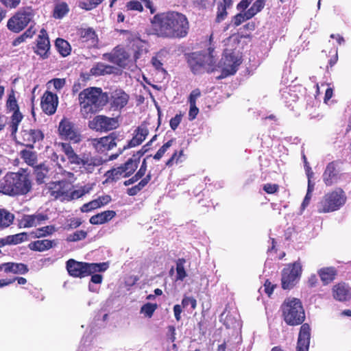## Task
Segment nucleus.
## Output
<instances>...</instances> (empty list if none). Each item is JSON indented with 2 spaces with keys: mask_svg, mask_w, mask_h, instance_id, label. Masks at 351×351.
<instances>
[{
  "mask_svg": "<svg viewBox=\"0 0 351 351\" xmlns=\"http://www.w3.org/2000/svg\"><path fill=\"white\" fill-rule=\"evenodd\" d=\"M151 24L156 35L167 39L185 38L190 29L187 16L173 10L155 14L151 19Z\"/></svg>",
  "mask_w": 351,
  "mask_h": 351,
  "instance_id": "1",
  "label": "nucleus"
},
{
  "mask_svg": "<svg viewBox=\"0 0 351 351\" xmlns=\"http://www.w3.org/2000/svg\"><path fill=\"white\" fill-rule=\"evenodd\" d=\"M282 317L288 326L302 324L297 341L296 351H308L311 339V328L305 320V311L301 300L295 298H286L280 306Z\"/></svg>",
  "mask_w": 351,
  "mask_h": 351,
  "instance_id": "2",
  "label": "nucleus"
},
{
  "mask_svg": "<svg viewBox=\"0 0 351 351\" xmlns=\"http://www.w3.org/2000/svg\"><path fill=\"white\" fill-rule=\"evenodd\" d=\"M78 100L82 117L88 119L104 109L108 103L109 96L101 88L88 87L79 93Z\"/></svg>",
  "mask_w": 351,
  "mask_h": 351,
  "instance_id": "3",
  "label": "nucleus"
},
{
  "mask_svg": "<svg viewBox=\"0 0 351 351\" xmlns=\"http://www.w3.org/2000/svg\"><path fill=\"white\" fill-rule=\"evenodd\" d=\"M214 51V47H209L208 54L202 52H194L189 56L188 64L195 75L205 72L210 73L217 69L216 60L213 55Z\"/></svg>",
  "mask_w": 351,
  "mask_h": 351,
  "instance_id": "4",
  "label": "nucleus"
},
{
  "mask_svg": "<svg viewBox=\"0 0 351 351\" xmlns=\"http://www.w3.org/2000/svg\"><path fill=\"white\" fill-rule=\"evenodd\" d=\"M66 267L71 276L82 278L96 271H104L108 269V265L106 263H88L71 258L66 262Z\"/></svg>",
  "mask_w": 351,
  "mask_h": 351,
  "instance_id": "5",
  "label": "nucleus"
},
{
  "mask_svg": "<svg viewBox=\"0 0 351 351\" xmlns=\"http://www.w3.org/2000/svg\"><path fill=\"white\" fill-rule=\"evenodd\" d=\"M36 11L32 6L17 10L8 21L7 28L13 33H19L34 22Z\"/></svg>",
  "mask_w": 351,
  "mask_h": 351,
  "instance_id": "6",
  "label": "nucleus"
},
{
  "mask_svg": "<svg viewBox=\"0 0 351 351\" xmlns=\"http://www.w3.org/2000/svg\"><path fill=\"white\" fill-rule=\"evenodd\" d=\"M59 145L71 164L75 165L80 168L84 167L89 172L93 171L94 167L97 165L95 159L89 157L85 154H77L70 143H60Z\"/></svg>",
  "mask_w": 351,
  "mask_h": 351,
  "instance_id": "7",
  "label": "nucleus"
},
{
  "mask_svg": "<svg viewBox=\"0 0 351 351\" xmlns=\"http://www.w3.org/2000/svg\"><path fill=\"white\" fill-rule=\"evenodd\" d=\"M346 197L342 189L326 193L319 203V213H330L339 210L346 202Z\"/></svg>",
  "mask_w": 351,
  "mask_h": 351,
  "instance_id": "8",
  "label": "nucleus"
},
{
  "mask_svg": "<svg viewBox=\"0 0 351 351\" xmlns=\"http://www.w3.org/2000/svg\"><path fill=\"white\" fill-rule=\"evenodd\" d=\"M5 106L7 110L12 112L8 123V130L12 138L15 139L19 126L23 119V115L20 112L19 106L13 90L8 95Z\"/></svg>",
  "mask_w": 351,
  "mask_h": 351,
  "instance_id": "9",
  "label": "nucleus"
},
{
  "mask_svg": "<svg viewBox=\"0 0 351 351\" xmlns=\"http://www.w3.org/2000/svg\"><path fill=\"white\" fill-rule=\"evenodd\" d=\"M302 271L300 261L287 265L282 271L281 285L283 289H291L298 282Z\"/></svg>",
  "mask_w": 351,
  "mask_h": 351,
  "instance_id": "10",
  "label": "nucleus"
},
{
  "mask_svg": "<svg viewBox=\"0 0 351 351\" xmlns=\"http://www.w3.org/2000/svg\"><path fill=\"white\" fill-rule=\"evenodd\" d=\"M58 132L61 139L73 143H79L82 135L79 128L69 119L64 117L59 123Z\"/></svg>",
  "mask_w": 351,
  "mask_h": 351,
  "instance_id": "11",
  "label": "nucleus"
},
{
  "mask_svg": "<svg viewBox=\"0 0 351 351\" xmlns=\"http://www.w3.org/2000/svg\"><path fill=\"white\" fill-rule=\"evenodd\" d=\"M220 63L223 68L221 75L217 77L218 79H222L234 75L237 72L241 62L234 52L228 53V49H225L223 57L221 58Z\"/></svg>",
  "mask_w": 351,
  "mask_h": 351,
  "instance_id": "12",
  "label": "nucleus"
},
{
  "mask_svg": "<svg viewBox=\"0 0 351 351\" xmlns=\"http://www.w3.org/2000/svg\"><path fill=\"white\" fill-rule=\"evenodd\" d=\"M71 184L66 180L51 182L45 185L43 192L54 199L67 196Z\"/></svg>",
  "mask_w": 351,
  "mask_h": 351,
  "instance_id": "13",
  "label": "nucleus"
},
{
  "mask_svg": "<svg viewBox=\"0 0 351 351\" xmlns=\"http://www.w3.org/2000/svg\"><path fill=\"white\" fill-rule=\"evenodd\" d=\"M118 125L117 119L105 115H97L88 122V127L90 129L100 132L112 130L116 129Z\"/></svg>",
  "mask_w": 351,
  "mask_h": 351,
  "instance_id": "14",
  "label": "nucleus"
},
{
  "mask_svg": "<svg viewBox=\"0 0 351 351\" xmlns=\"http://www.w3.org/2000/svg\"><path fill=\"white\" fill-rule=\"evenodd\" d=\"M14 196L26 195L32 190V183L29 174L25 172H14Z\"/></svg>",
  "mask_w": 351,
  "mask_h": 351,
  "instance_id": "15",
  "label": "nucleus"
},
{
  "mask_svg": "<svg viewBox=\"0 0 351 351\" xmlns=\"http://www.w3.org/2000/svg\"><path fill=\"white\" fill-rule=\"evenodd\" d=\"M50 42L47 31L43 28L36 39V45L34 51L43 60L47 59L50 56Z\"/></svg>",
  "mask_w": 351,
  "mask_h": 351,
  "instance_id": "16",
  "label": "nucleus"
},
{
  "mask_svg": "<svg viewBox=\"0 0 351 351\" xmlns=\"http://www.w3.org/2000/svg\"><path fill=\"white\" fill-rule=\"evenodd\" d=\"M21 134V144L29 149H33L36 143L42 142L45 138L43 132L40 129L23 130Z\"/></svg>",
  "mask_w": 351,
  "mask_h": 351,
  "instance_id": "17",
  "label": "nucleus"
},
{
  "mask_svg": "<svg viewBox=\"0 0 351 351\" xmlns=\"http://www.w3.org/2000/svg\"><path fill=\"white\" fill-rule=\"evenodd\" d=\"M147 169L141 167L134 174L140 180V182L127 189V194L130 196H134L141 191L151 181L152 178V170L146 175Z\"/></svg>",
  "mask_w": 351,
  "mask_h": 351,
  "instance_id": "18",
  "label": "nucleus"
},
{
  "mask_svg": "<svg viewBox=\"0 0 351 351\" xmlns=\"http://www.w3.org/2000/svg\"><path fill=\"white\" fill-rule=\"evenodd\" d=\"M118 135L116 132H112L106 136L92 140V143L98 152H104L110 150L117 146Z\"/></svg>",
  "mask_w": 351,
  "mask_h": 351,
  "instance_id": "19",
  "label": "nucleus"
},
{
  "mask_svg": "<svg viewBox=\"0 0 351 351\" xmlns=\"http://www.w3.org/2000/svg\"><path fill=\"white\" fill-rule=\"evenodd\" d=\"M80 41L88 48L97 47L99 38L95 31L92 27L81 28L77 32Z\"/></svg>",
  "mask_w": 351,
  "mask_h": 351,
  "instance_id": "20",
  "label": "nucleus"
},
{
  "mask_svg": "<svg viewBox=\"0 0 351 351\" xmlns=\"http://www.w3.org/2000/svg\"><path fill=\"white\" fill-rule=\"evenodd\" d=\"M58 98L56 94L47 90L41 99V108L44 112L47 114H53L57 109Z\"/></svg>",
  "mask_w": 351,
  "mask_h": 351,
  "instance_id": "21",
  "label": "nucleus"
},
{
  "mask_svg": "<svg viewBox=\"0 0 351 351\" xmlns=\"http://www.w3.org/2000/svg\"><path fill=\"white\" fill-rule=\"evenodd\" d=\"M129 95L122 90H116L109 97L110 108L119 110L123 108L128 103Z\"/></svg>",
  "mask_w": 351,
  "mask_h": 351,
  "instance_id": "22",
  "label": "nucleus"
},
{
  "mask_svg": "<svg viewBox=\"0 0 351 351\" xmlns=\"http://www.w3.org/2000/svg\"><path fill=\"white\" fill-rule=\"evenodd\" d=\"M339 161L333 160L327 165L323 173V180L326 185L331 186L339 180Z\"/></svg>",
  "mask_w": 351,
  "mask_h": 351,
  "instance_id": "23",
  "label": "nucleus"
},
{
  "mask_svg": "<svg viewBox=\"0 0 351 351\" xmlns=\"http://www.w3.org/2000/svg\"><path fill=\"white\" fill-rule=\"evenodd\" d=\"M14 172H8L0 179V193L10 196H14Z\"/></svg>",
  "mask_w": 351,
  "mask_h": 351,
  "instance_id": "24",
  "label": "nucleus"
},
{
  "mask_svg": "<svg viewBox=\"0 0 351 351\" xmlns=\"http://www.w3.org/2000/svg\"><path fill=\"white\" fill-rule=\"evenodd\" d=\"M332 295L337 300L348 301L351 298L350 289L345 283H338L332 288Z\"/></svg>",
  "mask_w": 351,
  "mask_h": 351,
  "instance_id": "25",
  "label": "nucleus"
},
{
  "mask_svg": "<svg viewBox=\"0 0 351 351\" xmlns=\"http://www.w3.org/2000/svg\"><path fill=\"white\" fill-rule=\"evenodd\" d=\"M116 216V212L108 210L92 216L89 222L93 225H101L110 221Z\"/></svg>",
  "mask_w": 351,
  "mask_h": 351,
  "instance_id": "26",
  "label": "nucleus"
},
{
  "mask_svg": "<svg viewBox=\"0 0 351 351\" xmlns=\"http://www.w3.org/2000/svg\"><path fill=\"white\" fill-rule=\"evenodd\" d=\"M56 245V242L54 240L43 239L37 240L31 242L28 245V247L35 252H43L48 250Z\"/></svg>",
  "mask_w": 351,
  "mask_h": 351,
  "instance_id": "27",
  "label": "nucleus"
},
{
  "mask_svg": "<svg viewBox=\"0 0 351 351\" xmlns=\"http://www.w3.org/2000/svg\"><path fill=\"white\" fill-rule=\"evenodd\" d=\"M107 55L109 56L108 60L118 66L125 67L128 65L130 55L124 49H120L114 54H104V56Z\"/></svg>",
  "mask_w": 351,
  "mask_h": 351,
  "instance_id": "28",
  "label": "nucleus"
},
{
  "mask_svg": "<svg viewBox=\"0 0 351 351\" xmlns=\"http://www.w3.org/2000/svg\"><path fill=\"white\" fill-rule=\"evenodd\" d=\"M46 217L39 214V215H25L21 218L19 225L21 227L23 228H30L33 226H36L37 223H39L40 221L45 220Z\"/></svg>",
  "mask_w": 351,
  "mask_h": 351,
  "instance_id": "29",
  "label": "nucleus"
},
{
  "mask_svg": "<svg viewBox=\"0 0 351 351\" xmlns=\"http://www.w3.org/2000/svg\"><path fill=\"white\" fill-rule=\"evenodd\" d=\"M106 180L104 184L116 182L122 178H127L121 166L112 168L106 172L104 174Z\"/></svg>",
  "mask_w": 351,
  "mask_h": 351,
  "instance_id": "30",
  "label": "nucleus"
},
{
  "mask_svg": "<svg viewBox=\"0 0 351 351\" xmlns=\"http://www.w3.org/2000/svg\"><path fill=\"white\" fill-rule=\"evenodd\" d=\"M318 274L323 284L328 285L335 280L337 271L333 267H324L318 271Z\"/></svg>",
  "mask_w": 351,
  "mask_h": 351,
  "instance_id": "31",
  "label": "nucleus"
},
{
  "mask_svg": "<svg viewBox=\"0 0 351 351\" xmlns=\"http://www.w3.org/2000/svg\"><path fill=\"white\" fill-rule=\"evenodd\" d=\"M139 162L140 160L133 154L131 158L120 166L122 167L125 176L128 178L136 171Z\"/></svg>",
  "mask_w": 351,
  "mask_h": 351,
  "instance_id": "32",
  "label": "nucleus"
},
{
  "mask_svg": "<svg viewBox=\"0 0 351 351\" xmlns=\"http://www.w3.org/2000/svg\"><path fill=\"white\" fill-rule=\"evenodd\" d=\"M6 273L14 274H25L28 272L27 265L22 263L8 262L6 267Z\"/></svg>",
  "mask_w": 351,
  "mask_h": 351,
  "instance_id": "33",
  "label": "nucleus"
},
{
  "mask_svg": "<svg viewBox=\"0 0 351 351\" xmlns=\"http://www.w3.org/2000/svg\"><path fill=\"white\" fill-rule=\"evenodd\" d=\"M34 173L36 176V181L38 184L45 182V178L49 172L48 167L44 164L37 165L34 167Z\"/></svg>",
  "mask_w": 351,
  "mask_h": 351,
  "instance_id": "34",
  "label": "nucleus"
},
{
  "mask_svg": "<svg viewBox=\"0 0 351 351\" xmlns=\"http://www.w3.org/2000/svg\"><path fill=\"white\" fill-rule=\"evenodd\" d=\"M55 47L62 57H66L71 53V45L69 42L63 38H57L55 42Z\"/></svg>",
  "mask_w": 351,
  "mask_h": 351,
  "instance_id": "35",
  "label": "nucleus"
},
{
  "mask_svg": "<svg viewBox=\"0 0 351 351\" xmlns=\"http://www.w3.org/2000/svg\"><path fill=\"white\" fill-rule=\"evenodd\" d=\"M113 67L98 62L90 69V73L95 76L104 75L112 73Z\"/></svg>",
  "mask_w": 351,
  "mask_h": 351,
  "instance_id": "36",
  "label": "nucleus"
},
{
  "mask_svg": "<svg viewBox=\"0 0 351 351\" xmlns=\"http://www.w3.org/2000/svg\"><path fill=\"white\" fill-rule=\"evenodd\" d=\"M20 156L29 166L35 167L37 165V154L27 149H23L20 152Z\"/></svg>",
  "mask_w": 351,
  "mask_h": 351,
  "instance_id": "37",
  "label": "nucleus"
},
{
  "mask_svg": "<svg viewBox=\"0 0 351 351\" xmlns=\"http://www.w3.org/2000/svg\"><path fill=\"white\" fill-rule=\"evenodd\" d=\"M14 215L5 209H0V230L9 227L14 221Z\"/></svg>",
  "mask_w": 351,
  "mask_h": 351,
  "instance_id": "38",
  "label": "nucleus"
},
{
  "mask_svg": "<svg viewBox=\"0 0 351 351\" xmlns=\"http://www.w3.org/2000/svg\"><path fill=\"white\" fill-rule=\"evenodd\" d=\"M28 239V235L26 232H21L13 235H9L3 238L6 245H17Z\"/></svg>",
  "mask_w": 351,
  "mask_h": 351,
  "instance_id": "39",
  "label": "nucleus"
},
{
  "mask_svg": "<svg viewBox=\"0 0 351 351\" xmlns=\"http://www.w3.org/2000/svg\"><path fill=\"white\" fill-rule=\"evenodd\" d=\"M69 11V6L66 3L62 2L55 5L53 16L55 19L63 18Z\"/></svg>",
  "mask_w": 351,
  "mask_h": 351,
  "instance_id": "40",
  "label": "nucleus"
},
{
  "mask_svg": "<svg viewBox=\"0 0 351 351\" xmlns=\"http://www.w3.org/2000/svg\"><path fill=\"white\" fill-rule=\"evenodd\" d=\"M252 16L249 15L247 10L244 12H240L234 16L232 19L233 26L238 27L245 21L252 19Z\"/></svg>",
  "mask_w": 351,
  "mask_h": 351,
  "instance_id": "41",
  "label": "nucleus"
},
{
  "mask_svg": "<svg viewBox=\"0 0 351 351\" xmlns=\"http://www.w3.org/2000/svg\"><path fill=\"white\" fill-rule=\"evenodd\" d=\"M157 308V304L147 302L141 306L140 312L143 314L145 317L151 318Z\"/></svg>",
  "mask_w": 351,
  "mask_h": 351,
  "instance_id": "42",
  "label": "nucleus"
},
{
  "mask_svg": "<svg viewBox=\"0 0 351 351\" xmlns=\"http://www.w3.org/2000/svg\"><path fill=\"white\" fill-rule=\"evenodd\" d=\"M266 0H256L252 5L247 10L249 15L252 17L261 12L265 7Z\"/></svg>",
  "mask_w": 351,
  "mask_h": 351,
  "instance_id": "43",
  "label": "nucleus"
},
{
  "mask_svg": "<svg viewBox=\"0 0 351 351\" xmlns=\"http://www.w3.org/2000/svg\"><path fill=\"white\" fill-rule=\"evenodd\" d=\"M87 232L85 230H77L75 232L70 234L66 237V241L68 242H76L84 240L87 237Z\"/></svg>",
  "mask_w": 351,
  "mask_h": 351,
  "instance_id": "44",
  "label": "nucleus"
},
{
  "mask_svg": "<svg viewBox=\"0 0 351 351\" xmlns=\"http://www.w3.org/2000/svg\"><path fill=\"white\" fill-rule=\"evenodd\" d=\"M230 8V6H227L226 5H224L223 3H218L217 12V16H216V22L220 23L226 18V16L228 15L227 9H228Z\"/></svg>",
  "mask_w": 351,
  "mask_h": 351,
  "instance_id": "45",
  "label": "nucleus"
},
{
  "mask_svg": "<svg viewBox=\"0 0 351 351\" xmlns=\"http://www.w3.org/2000/svg\"><path fill=\"white\" fill-rule=\"evenodd\" d=\"M183 155V149H180V151H175L170 158L167 160L165 165L168 167H171L174 164H178L179 162H182L181 158Z\"/></svg>",
  "mask_w": 351,
  "mask_h": 351,
  "instance_id": "46",
  "label": "nucleus"
},
{
  "mask_svg": "<svg viewBox=\"0 0 351 351\" xmlns=\"http://www.w3.org/2000/svg\"><path fill=\"white\" fill-rule=\"evenodd\" d=\"M104 0H86L79 3V7L85 10H91L97 7Z\"/></svg>",
  "mask_w": 351,
  "mask_h": 351,
  "instance_id": "47",
  "label": "nucleus"
},
{
  "mask_svg": "<svg viewBox=\"0 0 351 351\" xmlns=\"http://www.w3.org/2000/svg\"><path fill=\"white\" fill-rule=\"evenodd\" d=\"M185 262L186 261L183 258H179L176 262L177 278L181 280L186 276V273L184 266Z\"/></svg>",
  "mask_w": 351,
  "mask_h": 351,
  "instance_id": "48",
  "label": "nucleus"
},
{
  "mask_svg": "<svg viewBox=\"0 0 351 351\" xmlns=\"http://www.w3.org/2000/svg\"><path fill=\"white\" fill-rule=\"evenodd\" d=\"M175 138H171L165 143L153 156L154 159L159 160L164 156L167 149L173 145Z\"/></svg>",
  "mask_w": 351,
  "mask_h": 351,
  "instance_id": "49",
  "label": "nucleus"
},
{
  "mask_svg": "<svg viewBox=\"0 0 351 351\" xmlns=\"http://www.w3.org/2000/svg\"><path fill=\"white\" fill-rule=\"evenodd\" d=\"M56 231V228L53 226H47L36 230V237H43L47 235L52 234Z\"/></svg>",
  "mask_w": 351,
  "mask_h": 351,
  "instance_id": "50",
  "label": "nucleus"
},
{
  "mask_svg": "<svg viewBox=\"0 0 351 351\" xmlns=\"http://www.w3.org/2000/svg\"><path fill=\"white\" fill-rule=\"evenodd\" d=\"M134 134L143 143L149 134V130L146 125L142 124L134 130Z\"/></svg>",
  "mask_w": 351,
  "mask_h": 351,
  "instance_id": "51",
  "label": "nucleus"
},
{
  "mask_svg": "<svg viewBox=\"0 0 351 351\" xmlns=\"http://www.w3.org/2000/svg\"><path fill=\"white\" fill-rule=\"evenodd\" d=\"M99 208H101V204H99L96 199H95L88 203L83 204L80 208V210L82 213H88Z\"/></svg>",
  "mask_w": 351,
  "mask_h": 351,
  "instance_id": "52",
  "label": "nucleus"
},
{
  "mask_svg": "<svg viewBox=\"0 0 351 351\" xmlns=\"http://www.w3.org/2000/svg\"><path fill=\"white\" fill-rule=\"evenodd\" d=\"M126 8L128 10H135L138 12H142L143 10V7L141 3L136 0L128 2L126 3Z\"/></svg>",
  "mask_w": 351,
  "mask_h": 351,
  "instance_id": "53",
  "label": "nucleus"
},
{
  "mask_svg": "<svg viewBox=\"0 0 351 351\" xmlns=\"http://www.w3.org/2000/svg\"><path fill=\"white\" fill-rule=\"evenodd\" d=\"M191 305L193 310L195 309L197 307V301L193 297H186L184 296L182 300V305L184 308L186 307L188 305Z\"/></svg>",
  "mask_w": 351,
  "mask_h": 351,
  "instance_id": "54",
  "label": "nucleus"
},
{
  "mask_svg": "<svg viewBox=\"0 0 351 351\" xmlns=\"http://www.w3.org/2000/svg\"><path fill=\"white\" fill-rule=\"evenodd\" d=\"M89 192V189L85 186L74 190L71 193V199H78Z\"/></svg>",
  "mask_w": 351,
  "mask_h": 351,
  "instance_id": "55",
  "label": "nucleus"
},
{
  "mask_svg": "<svg viewBox=\"0 0 351 351\" xmlns=\"http://www.w3.org/2000/svg\"><path fill=\"white\" fill-rule=\"evenodd\" d=\"M182 114L181 112L177 114L174 117L171 118L169 121V125L173 130H176L182 121Z\"/></svg>",
  "mask_w": 351,
  "mask_h": 351,
  "instance_id": "56",
  "label": "nucleus"
},
{
  "mask_svg": "<svg viewBox=\"0 0 351 351\" xmlns=\"http://www.w3.org/2000/svg\"><path fill=\"white\" fill-rule=\"evenodd\" d=\"M263 190L267 194H274L279 190V185L277 184L267 183L264 184Z\"/></svg>",
  "mask_w": 351,
  "mask_h": 351,
  "instance_id": "57",
  "label": "nucleus"
},
{
  "mask_svg": "<svg viewBox=\"0 0 351 351\" xmlns=\"http://www.w3.org/2000/svg\"><path fill=\"white\" fill-rule=\"evenodd\" d=\"M21 0H0V2L5 5L6 8L10 9H14L17 8Z\"/></svg>",
  "mask_w": 351,
  "mask_h": 351,
  "instance_id": "58",
  "label": "nucleus"
},
{
  "mask_svg": "<svg viewBox=\"0 0 351 351\" xmlns=\"http://www.w3.org/2000/svg\"><path fill=\"white\" fill-rule=\"evenodd\" d=\"M276 287V285L272 284L269 280L267 279L264 283V291L265 293L270 297L273 293L274 289Z\"/></svg>",
  "mask_w": 351,
  "mask_h": 351,
  "instance_id": "59",
  "label": "nucleus"
},
{
  "mask_svg": "<svg viewBox=\"0 0 351 351\" xmlns=\"http://www.w3.org/2000/svg\"><path fill=\"white\" fill-rule=\"evenodd\" d=\"M201 96V91L199 88H195L191 91V93L189 95L188 101L189 104H196V100L198 97Z\"/></svg>",
  "mask_w": 351,
  "mask_h": 351,
  "instance_id": "60",
  "label": "nucleus"
},
{
  "mask_svg": "<svg viewBox=\"0 0 351 351\" xmlns=\"http://www.w3.org/2000/svg\"><path fill=\"white\" fill-rule=\"evenodd\" d=\"M190 104V109L189 112V119L192 121L195 119L199 113V109L196 106L195 104Z\"/></svg>",
  "mask_w": 351,
  "mask_h": 351,
  "instance_id": "61",
  "label": "nucleus"
},
{
  "mask_svg": "<svg viewBox=\"0 0 351 351\" xmlns=\"http://www.w3.org/2000/svg\"><path fill=\"white\" fill-rule=\"evenodd\" d=\"M150 146H151V142H147L145 145H144L141 149L140 150H138V152H136L135 154H134V155L138 158L139 160H141V158L145 154L147 153L149 149H150Z\"/></svg>",
  "mask_w": 351,
  "mask_h": 351,
  "instance_id": "62",
  "label": "nucleus"
},
{
  "mask_svg": "<svg viewBox=\"0 0 351 351\" xmlns=\"http://www.w3.org/2000/svg\"><path fill=\"white\" fill-rule=\"evenodd\" d=\"M142 143L141 141L134 134L131 140H130L126 145L123 146V149H127L129 148L136 147L141 145Z\"/></svg>",
  "mask_w": 351,
  "mask_h": 351,
  "instance_id": "63",
  "label": "nucleus"
},
{
  "mask_svg": "<svg viewBox=\"0 0 351 351\" xmlns=\"http://www.w3.org/2000/svg\"><path fill=\"white\" fill-rule=\"evenodd\" d=\"M96 200L97 201L99 204H101V207H102L109 204L111 202L112 198L111 196L109 195H104L99 196L96 199Z\"/></svg>",
  "mask_w": 351,
  "mask_h": 351,
  "instance_id": "64",
  "label": "nucleus"
}]
</instances>
